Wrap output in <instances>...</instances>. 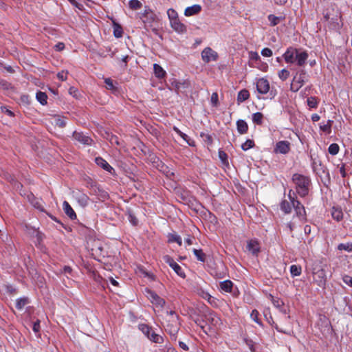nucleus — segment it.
I'll return each mask as SVG.
<instances>
[{
	"instance_id": "2eb2a0df",
	"label": "nucleus",
	"mask_w": 352,
	"mask_h": 352,
	"mask_svg": "<svg viewBox=\"0 0 352 352\" xmlns=\"http://www.w3.org/2000/svg\"><path fill=\"white\" fill-rule=\"evenodd\" d=\"M276 152L285 154L289 151V143L287 141L278 142L276 145Z\"/></svg>"
},
{
	"instance_id": "5fc2aeb1",
	"label": "nucleus",
	"mask_w": 352,
	"mask_h": 352,
	"mask_svg": "<svg viewBox=\"0 0 352 352\" xmlns=\"http://www.w3.org/2000/svg\"><path fill=\"white\" fill-rule=\"evenodd\" d=\"M343 282L352 287V277L349 275H344L342 277Z\"/></svg>"
},
{
	"instance_id": "69168bd1",
	"label": "nucleus",
	"mask_w": 352,
	"mask_h": 352,
	"mask_svg": "<svg viewBox=\"0 0 352 352\" xmlns=\"http://www.w3.org/2000/svg\"><path fill=\"white\" fill-rule=\"evenodd\" d=\"M54 47L56 51H62L65 48V44L63 43H58Z\"/></svg>"
},
{
	"instance_id": "ddd939ff",
	"label": "nucleus",
	"mask_w": 352,
	"mask_h": 352,
	"mask_svg": "<svg viewBox=\"0 0 352 352\" xmlns=\"http://www.w3.org/2000/svg\"><path fill=\"white\" fill-rule=\"evenodd\" d=\"M292 202L297 215L305 219L306 212L303 205L299 201L294 200V199H292Z\"/></svg>"
},
{
	"instance_id": "c85d7f7f",
	"label": "nucleus",
	"mask_w": 352,
	"mask_h": 352,
	"mask_svg": "<svg viewBox=\"0 0 352 352\" xmlns=\"http://www.w3.org/2000/svg\"><path fill=\"white\" fill-rule=\"evenodd\" d=\"M250 97L249 91L247 89L241 90L237 96V101L239 102H243L248 100Z\"/></svg>"
},
{
	"instance_id": "49530a36",
	"label": "nucleus",
	"mask_w": 352,
	"mask_h": 352,
	"mask_svg": "<svg viewBox=\"0 0 352 352\" xmlns=\"http://www.w3.org/2000/svg\"><path fill=\"white\" fill-rule=\"evenodd\" d=\"M169 241L170 242H175L179 245H182V241L181 236L179 235H177V234H171L169 237Z\"/></svg>"
},
{
	"instance_id": "6ab92c4d",
	"label": "nucleus",
	"mask_w": 352,
	"mask_h": 352,
	"mask_svg": "<svg viewBox=\"0 0 352 352\" xmlns=\"http://www.w3.org/2000/svg\"><path fill=\"white\" fill-rule=\"evenodd\" d=\"M95 162L98 166L107 170V172L111 173V170H113V168L109 164V163L101 157H96Z\"/></svg>"
},
{
	"instance_id": "cd10ccee",
	"label": "nucleus",
	"mask_w": 352,
	"mask_h": 352,
	"mask_svg": "<svg viewBox=\"0 0 352 352\" xmlns=\"http://www.w3.org/2000/svg\"><path fill=\"white\" fill-rule=\"evenodd\" d=\"M264 116L261 112H256L252 114V121L257 125H262L263 123Z\"/></svg>"
},
{
	"instance_id": "a18cd8bd",
	"label": "nucleus",
	"mask_w": 352,
	"mask_h": 352,
	"mask_svg": "<svg viewBox=\"0 0 352 352\" xmlns=\"http://www.w3.org/2000/svg\"><path fill=\"white\" fill-rule=\"evenodd\" d=\"M104 82L106 84V88L107 89L111 90V91L116 90V87L114 86L113 80L111 78H105Z\"/></svg>"
},
{
	"instance_id": "4c0bfd02",
	"label": "nucleus",
	"mask_w": 352,
	"mask_h": 352,
	"mask_svg": "<svg viewBox=\"0 0 352 352\" xmlns=\"http://www.w3.org/2000/svg\"><path fill=\"white\" fill-rule=\"evenodd\" d=\"M339 250H345L349 252H352V243H340L338 246Z\"/></svg>"
},
{
	"instance_id": "ea45409f",
	"label": "nucleus",
	"mask_w": 352,
	"mask_h": 352,
	"mask_svg": "<svg viewBox=\"0 0 352 352\" xmlns=\"http://www.w3.org/2000/svg\"><path fill=\"white\" fill-rule=\"evenodd\" d=\"M129 8L132 10H138L142 7V3L138 0H131L129 2Z\"/></svg>"
},
{
	"instance_id": "3c124183",
	"label": "nucleus",
	"mask_w": 352,
	"mask_h": 352,
	"mask_svg": "<svg viewBox=\"0 0 352 352\" xmlns=\"http://www.w3.org/2000/svg\"><path fill=\"white\" fill-rule=\"evenodd\" d=\"M258 315H259V313L258 311L256 310V309H254L252 310L251 314H250V317L254 321L256 322V323L261 324V322L260 321V320L258 319Z\"/></svg>"
},
{
	"instance_id": "72a5a7b5",
	"label": "nucleus",
	"mask_w": 352,
	"mask_h": 352,
	"mask_svg": "<svg viewBox=\"0 0 352 352\" xmlns=\"http://www.w3.org/2000/svg\"><path fill=\"white\" fill-rule=\"evenodd\" d=\"M267 18L271 26H275L278 25L282 19L281 17L276 16L274 14H270Z\"/></svg>"
},
{
	"instance_id": "c756f323",
	"label": "nucleus",
	"mask_w": 352,
	"mask_h": 352,
	"mask_svg": "<svg viewBox=\"0 0 352 352\" xmlns=\"http://www.w3.org/2000/svg\"><path fill=\"white\" fill-rule=\"evenodd\" d=\"M192 252L198 261L203 263L206 261V255L201 249H193Z\"/></svg>"
},
{
	"instance_id": "6e6d98bb",
	"label": "nucleus",
	"mask_w": 352,
	"mask_h": 352,
	"mask_svg": "<svg viewBox=\"0 0 352 352\" xmlns=\"http://www.w3.org/2000/svg\"><path fill=\"white\" fill-rule=\"evenodd\" d=\"M68 72L65 71H61L58 73L57 77L62 81L66 80L67 78Z\"/></svg>"
},
{
	"instance_id": "de8ad7c7",
	"label": "nucleus",
	"mask_w": 352,
	"mask_h": 352,
	"mask_svg": "<svg viewBox=\"0 0 352 352\" xmlns=\"http://www.w3.org/2000/svg\"><path fill=\"white\" fill-rule=\"evenodd\" d=\"M55 125L63 128L66 126V122L63 118L57 117L55 118Z\"/></svg>"
},
{
	"instance_id": "393cba45",
	"label": "nucleus",
	"mask_w": 352,
	"mask_h": 352,
	"mask_svg": "<svg viewBox=\"0 0 352 352\" xmlns=\"http://www.w3.org/2000/svg\"><path fill=\"white\" fill-rule=\"evenodd\" d=\"M154 74L158 78H163L166 76V72L163 68L158 64H154L153 65Z\"/></svg>"
},
{
	"instance_id": "5701e85b",
	"label": "nucleus",
	"mask_w": 352,
	"mask_h": 352,
	"mask_svg": "<svg viewBox=\"0 0 352 352\" xmlns=\"http://www.w3.org/2000/svg\"><path fill=\"white\" fill-rule=\"evenodd\" d=\"M173 130L185 140L189 146H195L194 141L192 140L186 134L182 132L177 126H173Z\"/></svg>"
},
{
	"instance_id": "774afa93",
	"label": "nucleus",
	"mask_w": 352,
	"mask_h": 352,
	"mask_svg": "<svg viewBox=\"0 0 352 352\" xmlns=\"http://www.w3.org/2000/svg\"><path fill=\"white\" fill-rule=\"evenodd\" d=\"M250 58L252 59V60H257L258 59L260 58V56L258 54V53H256V52H251L250 53Z\"/></svg>"
},
{
	"instance_id": "052dcab7",
	"label": "nucleus",
	"mask_w": 352,
	"mask_h": 352,
	"mask_svg": "<svg viewBox=\"0 0 352 352\" xmlns=\"http://www.w3.org/2000/svg\"><path fill=\"white\" fill-rule=\"evenodd\" d=\"M201 136L204 138V140L207 142L208 144H211L212 143V138L211 135L208 134L201 133Z\"/></svg>"
},
{
	"instance_id": "9b49d317",
	"label": "nucleus",
	"mask_w": 352,
	"mask_h": 352,
	"mask_svg": "<svg viewBox=\"0 0 352 352\" xmlns=\"http://www.w3.org/2000/svg\"><path fill=\"white\" fill-rule=\"evenodd\" d=\"M256 89L261 94H265L270 90V83L267 80L262 78L256 82Z\"/></svg>"
},
{
	"instance_id": "864d4df0",
	"label": "nucleus",
	"mask_w": 352,
	"mask_h": 352,
	"mask_svg": "<svg viewBox=\"0 0 352 352\" xmlns=\"http://www.w3.org/2000/svg\"><path fill=\"white\" fill-rule=\"evenodd\" d=\"M210 318L211 319V322L213 324H217L220 321V318L214 312L210 314Z\"/></svg>"
},
{
	"instance_id": "e2e57ef3",
	"label": "nucleus",
	"mask_w": 352,
	"mask_h": 352,
	"mask_svg": "<svg viewBox=\"0 0 352 352\" xmlns=\"http://www.w3.org/2000/svg\"><path fill=\"white\" fill-rule=\"evenodd\" d=\"M346 164H342L341 166L340 167V173L342 177H345L346 176Z\"/></svg>"
},
{
	"instance_id": "6e6552de",
	"label": "nucleus",
	"mask_w": 352,
	"mask_h": 352,
	"mask_svg": "<svg viewBox=\"0 0 352 352\" xmlns=\"http://www.w3.org/2000/svg\"><path fill=\"white\" fill-rule=\"evenodd\" d=\"M146 294L148 298L151 300V302L155 305L156 306H159L160 307H164L166 302L164 299L159 296L155 292L146 289Z\"/></svg>"
},
{
	"instance_id": "b1692460",
	"label": "nucleus",
	"mask_w": 352,
	"mask_h": 352,
	"mask_svg": "<svg viewBox=\"0 0 352 352\" xmlns=\"http://www.w3.org/2000/svg\"><path fill=\"white\" fill-rule=\"evenodd\" d=\"M151 341L155 343H162L164 338L162 336L156 333L153 330L151 331L150 335L147 337Z\"/></svg>"
},
{
	"instance_id": "0e129e2a",
	"label": "nucleus",
	"mask_w": 352,
	"mask_h": 352,
	"mask_svg": "<svg viewBox=\"0 0 352 352\" xmlns=\"http://www.w3.org/2000/svg\"><path fill=\"white\" fill-rule=\"evenodd\" d=\"M211 102L215 106L217 104L218 102V94L217 93H213L211 96Z\"/></svg>"
},
{
	"instance_id": "c9c22d12",
	"label": "nucleus",
	"mask_w": 352,
	"mask_h": 352,
	"mask_svg": "<svg viewBox=\"0 0 352 352\" xmlns=\"http://www.w3.org/2000/svg\"><path fill=\"white\" fill-rule=\"evenodd\" d=\"M340 151V147L338 144L333 143L329 145L328 148L329 153L332 155H336Z\"/></svg>"
},
{
	"instance_id": "bb28decb",
	"label": "nucleus",
	"mask_w": 352,
	"mask_h": 352,
	"mask_svg": "<svg viewBox=\"0 0 352 352\" xmlns=\"http://www.w3.org/2000/svg\"><path fill=\"white\" fill-rule=\"evenodd\" d=\"M233 287V283L230 280L222 281L220 283L221 289L226 292H231Z\"/></svg>"
},
{
	"instance_id": "1a4fd4ad",
	"label": "nucleus",
	"mask_w": 352,
	"mask_h": 352,
	"mask_svg": "<svg viewBox=\"0 0 352 352\" xmlns=\"http://www.w3.org/2000/svg\"><path fill=\"white\" fill-rule=\"evenodd\" d=\"M217 57V53L212 50L210 47L205 48L201 52V58L205 63L216 60Z\"/></svg>"
},
{
	"instance_id": "a211bd4d",
	"label": "nucleus",
	"mask_w": 352,
	"mask_h": 352,
	"mask_svg": "<svg viewBox=\"0 0 352 352\" xmlns=\"http://www.w3.org/2000/svg\"><path fill=\"white\" fill-rule=\"evenodd\" d=\"M201 6L198 4H195L192 6L186 8L184 11V14L186 16H190L195 14H197L201 12Z\"/></svg>"
},
{
	"instance_id": "0eeeda50",
	"label": "nucleus",
	"mask_w": 352,
	"mask_h": 352,
	"mask_svg": "<svg viewBox=\"0 0 352 352\" xmlns=\"http://www.w3.org/2000/svg\"><path fill=\"white\" fill-rule=\"evenodd\" d=\"M164 261L169 265V266L174 270V272L181 278H184L186 274L182 270V267L178 265L174 259L169 255H165L163 257Z\"/></svg>"
},
{
	"instance_id": "4468645a",
	"label": "nucleus",
	"mask_w": 352,
	"mask_h": 352,
	"mask_svg": "<svg viewBox=\"0 0 352 352\" xmlns=\"http://www.w3.org/2000/svg\"><path fill=\"white\" fill-rule=\"evenodd\" d=\"M247 250L253 255H257L260 252V246L258 243L255 240H250L248 242Z\"/></svg>"
},
{
	"instance_id": "c03bdc74",
	"label": "nucleus",
	"mask_w": 352,
	"mask_h": 352,
	"mask_svg": "<svg viewBox=\"0 0 352 352\" xmlns=\"http://www.w3.org/2000/svg\"><path fill=\"white\" fill-rule=\"evenodd\" d=\"M219 157L221 160L222 163L226 165H228V155L223 151H219Z\"/></svg>"
},
{
	"instance_id": "e433bc0d",
	"label": "nucleus",
	"mask_w": 352,
	"mask_h": 352,
	"mask_svg": "<svg viewBox=\"0 0 352 352\" xmlns=\"http://www.w3.org/2000/svg\"><path fill=\"white\" fill-rule=\"evenodd\" d=\"M128 219L133 226H137L138 220L131 210H127Z\"/></svg>"
},
{
	"instance_id": "a878e982",
	"label": "nucleus",
	"mask_w": 352,
	"mask_h": 352,
	"mask_svg": "<svg viewBox=\"0 0 352 352\" xmlns=\"http://www.w3.org/2000/svg\"><path fill=\"white\" fill-rule=\"evenodd\" d=\"M333 121L332 120H329L327 123H324V122H321L319 124V127H320V129L324 132V133H327L328 134H330L331 132V124H332Z\"/></svg>"
},
{
	"instance_id": "37998d69",
	"label": "nucleus",
	"mask_w": 352,
	"mask_h": 352,
	"mask_svg": "<svg viewBox=\"0 0 352 352\" xmlns=\"http://www.w3.org/2000/svg\"><path fill=\"white\" fill-rule=\"evenodd\" d=\"M88 201L89 197L85 194H82L78 198V203L82 206H87L88 204Z\"/></svg>"
},
{
	"instance_id": "338daca9",
	"label": "nucleus",
	"mask_w": 352,
	"mask_h": 352,
	"mask_svg": "<svg viewBox=\"0 0 352 352\" xmlns=\"http://www.w3.org/2000/svg\"><path fill=\"white\" fill-rule=\"evenodd\" d=\"M72 271V269L69 266H65L63 269V272L65 274H71Z\"/></svg>"
},
{
	"instance_id": "f03ea898",
	"label": "nucleus",
	"mask_w": 352,
	"mask_h": 352,
	"mask_svg": "<svg viewBox=\"0 0 352 352\" xmlns=\"http://www.w3.org/2000/svg\"><path fill=\"white\" fill-rule=\"evenodd\" d=\"M327 269L326 265L321 263H316L314 265L312 274L314 280L319 285L322 286L325 284L327 280Z\"/></svg>"
},
{
	"instance_id": "a19ab883",
	"label": "nucleus",
	"mask_w": 352,
	"mask_h": 352,
	"mask_svg": "<svg viewBox=\"0 0 352 352\" xmlns=\"http://www.w3.org/2000/svg\"><path fill=\"white\" fill-rule=\"evenodd\" d=\"M255 146L254 142L252 140H247L242 145L241 148L243 151H247L250 148H253Z\"/></svg>"
},
{
	"instance_id": "412c9836",
	"label": "nucleus",
	"mask_w": 352,
	"mask_h": 352,
	"mask_svg": "<svg viewBox=\"0 0 352 352\" xmlns=\"http://www.w3.org/2000/svg\"><path fill=\"white\" fill-rule=\"evenodd\" d=\"M331 216L333 219L340 221L343 219V212L341 208L333 207L331 210Z\"/></svg>"
},
{
	"instance_id": "dca6fc26",
	"label": "nucleus",
	"mask_w": 352,
	"mask_h": 352,
	"mask_svg": "<svg viewBox=\"0 0 352 352\" xmlns=\"http://www.w3.org/2000/svg\"><path fill=\"white\" fill-rule=\"evenodd\" d=\"M63 208L65 213L72 220L76 219L77 216L73 208L67 201L63 203Z\"/></svg>"
},
{
	"instance_id": "423d86ee",
	"label": "nucleus",
	"mask_w": 352,
	"mask_h": 352,
	"mask_svg": "<svg viewBox=\"0 0 352 352\" xmlns=\"http://www.w3.org/2000/svg\"><path fill=\"white\" fill-rule=\"evenodd\" d=\"M179 316H174V318L172 320H168L165 329L168 333L175 340L176 335L179 330Z\"/></svg>"
},
{
	"instance_id": "7c9ffc66",
	"label": "nucleus",
	"mask_w": 352,
	"mask_h": 352,
	"mask_svg": "<svg viewBox=\"0 0 352 352\" xmlns=\"http://www.w3.org/2000/svg\"><path fill=\"white\" fill-rule=\"evenodd\" d=\"M28 303L29 298L27 297L18 298L16 301V308L19 310H21Z\"/></svg>"
},
{
	"instance_id": "f3484780",
	"label": "nucleus",
	"mask_w": 352,
	"mask_h": 352,
	"mask_svg": "<svg viewBox=\"0 0 352 352\" xmlns=\"http://www.w3.org/2000/svg\"><path fill=\"white\" fill-rule=\"evenodd\" d=\"M170 25L173 30L179 33H184L186 31V25L181 23L179 19L171 21Z\"/></svg>"
},
{
	"instance_id": "bf43d9fd",
	"label": "nucleus",
	"mask_w": 352,
	"mask_h": 352,
	"mask_svg": "<svg viewBox=\"0 0 352 352\" xmlns=\"http://www.w3.org/2000/svg\"><path fill=\"white\" fill-rule=\"evenodd\" d=\"M318 102L314 97L309 98V109L316 107Z\"/></svg>"
},
{
	"instance_id": "680f3d73",
	"label": "nucleus",
	"mask_w": 352,
	"mask_h": 352,
	"mask_svg": "<svg viewBox=\"0 0 352 352\" xmlns=\"http://www.w3.org/2000/svg\"><path fill=\"white\" fill-rule=\"evenodd\" d=\"M272 302L274 305L276 307H280L282 305H283V302L280 299H274L272 296Z\"/></svg>"
},
{
	"instance_id": "f704fd0d",
	"label": "nucleus",
	"mask_w": 352,
	"mask_h": 352,
	"mask_svg": "<svg viewBox=\"0 0 352 352\" xmlns=\"http://www.w3.org/2000/svg\"><path fill=\"white\" fill-rule=\"evenodd\" d=\"M280 209L286 214L289 213L292 210V207L289 202L286 200H283L280 203Z\"/></svg>"
},
{
	"instance_id": "2f4dec72",
	"label": "nucleus",
	"mask_w": 352,
	"mask_h": 352,
	"mask_svg": "<svg viewBox=\"0 0 352 352\" xmlns=\"http://www.w3.org/2000/svg\"><path fill=\"white\" fill-rule=\"evenodd\" d=\"M36 100L42 104L45 105L47 103V96L45 92L38 91L36 94Z\"/></svg>"
},
{
	"instance_id": "20e7f679",
	"label": "nucleus",
	"mask_w": 352,
	"mask_h": 352,
	"mask_svg": "<svg viewBox=\"0 0 352 352\" xmlns=\"http://www.w3.org/2000/svg\"><path fill=\"white\" fill-rule=\"evenodd\" d=\"M307 80L306 72L301 69L298 72L296 75L294 77L291 83V90L292 91H297L304 85Z\"/></svg>"
},
{
	"instance_id": "aec40b11",
	"label": "nucleus",
	"mask_w": 352,
	"mask_h": 352,
	"mask_svg": "<svg viewBox=\"0 0 352 352\" xmlns=\"http://www.w3.org/2000/svg\"><path fill=\"white\" fill-rule=\"evenodd\" d=\"M236 129L239 134H245L248 131V125L243 120L236 121Z\"/></svg>"
},
{
	"instance_id": "f8f14e48",
	"label": "nucleus",
	"mask_w": 352,
	"mask_h": 352,
	"mask_svg": "<svg viewBox=\"0 0 352 352\" xmlns=\"http://www.w3.org/2000/svg\"><path fill=\"white\" fill-rule=\"evenodd\" d=\"M155 18V13L149 8H146L144 13L141 14L140 19L145 24H151L154 21Z\"/></svg>"
},
{
	"instance_id": "4be33fe9",
	"label": "nucleus",
	"mask_w": 352,
	"mask_h": 352,
	"mask_svg": "<svg viewBox=\"0 0 352 352\" xmlns=\"http://www.w3.org/2000/svg\"><path fill=\"white\" fill-rule=\"evenodd\" d=\"M104 137L108 140L111 144L120 145L119 138L117 135L107 131Z\"/></svg>"
},
{
	"instance_id": "603ef678",
	"label": "nucleus",
	"mask_w": 352,
	"mask_h": 352,
	"mask_svg": "<svg viewBox=\"0 0 352 352\" xmlns=\"http://www.w3.org/2000/svg\"><path fill=\"white\" fill-rule=\"evenodd\" d=\"M122 33H123V32H122V28L120 25H116L114 27V31H113L114 36L116 38H120L122 36Z\"/></svg>"
},
{
	"instance_id": "f257e3e1",
	"label": "nucleus",
	"mask_w": 352,
	"mask_h": 352,
	"mask_svg": "<svg viewBox=\"0 0 352 352\" xmlns=\"http://www.w3.org/2000/svg\"><path fill=\"white\" fill-rule=\"evenodd\" d=\"M283 56L287 63L296 64L298 67H302L306 65L308 54L305 50L290 47Z\"/></svg>"
},
{
	"instance_id": "9d476101",
	"label": "nucleus",
	"mask_w": 352,
	"mask_h": 352,
	"mask_svg": "<svg viewBox=\"0 0 352 352\" xmlns=\"http://www.w3.org/2000/svg\"><path fill=\"white\" fill-rule=\"evenodd\" d=\"M73 138L84 145H91L93 142V140L90 137L82 132L74 131L73 133Z\"/></svg>"
},
{
	"instance_id": "8fccbe9b",
	"label": "nucleus",
	"mask_w": 352,
	"mask_h": 352,
	"mask_svg": "<svg viewBox=\"0 0 352 352\" xmlns=\"http://www.w3.org/2000/svg\"><path fill=\"white\" fill-rule=\"evenodd\" d=\"M290 272L293 276H298L300 274L301 268L296 265H293L290 267Z\"/></svg>"
},
{
	"instance_id": "13d9d810",
	"label": "nucleus",
	"mask_w": 352,
	"mask_h": 352,
	"mask_svg": "<svg viewBox=\"0 0 352 352\" xmlns=\"http://www.w3.org/2000/svg\"><path fill=\"white\" fill-rule=\"evenodd\" d=\"M32 329H33V331L37 333L39 332L40 331V320H37L36 321H35L34 323H33V327H32Z\"/></svg>"
},
{
	"instance_id": "4d7b16f0",
	"label": "nucleus",
	"mask_w": 352,
	"mask_h": 352,
	"mask_svg": "<svg viewBox=\"0 0 352 352\" xmlns=\"http://www.w3.org/2000/svg\"><path fill=\"white\" fill-rule=\"evenodd\" d=\"M261 54L265 57H270L272 56V51L270 48L265 47L262 50Z\"/></svg>"
},
{
	"instance_id": "09e8293b",
	"label": "nucleus",
	"mask_w": 352,
	"mask_h": 352,
	"mask_svg": "<svg viewBox=\"0 0 352 352\" xmlns=\"http://www.w3.org/2000/svg\"><path fill=\"white\" fill-rule=\"evenodd\" d=\"M289 76V72L286 69H283L278 72V77L282 80H285Z\"/></svg>"
},
{
	"instance_id": "7ed1b4c3",
	"label": "nucleus",
	"mask_w": 352,
	"mask_h": 352,
	"mask_svg": "<svg viewBox=\"0 0 352 352\" xmlns=\"http://www.w3.org/2000/svg\"><path fill=\"white\" fill-rule=\"evenodd\" d=\"M298 194L301 197L308 195V179L300 174L296 173L292 177Z\"/></svg>"
},
{
	"instance_id": "79ce46f5",
	"label": "nucleus",
	"mask_w": 352,
	"mask_h": 352,
	"mask_svg": "<svg viewBox=\"0 0 352 352\" xmlns=\"http://www.w3.org/2000/svg\"><path fill=\"white\" fill-rule=\"evenodd\" d=\"M167 14L170 19V22L179 19L177 12L173 8H170L167 10Z\"/></svg>"
},
{
	"instance_id": "58836bf2",
	"label": "nucleus",
	"mask_w": 352,
	"mask_h": 352,
	"mask_svg": "<svg viewBox=\"0 0 352 352\" xmlns=\"http://www.w3.org/2000/svg\"><path fill=\"white\" fill-rule=\"evenodd\" d=\"M95 193H98V195L100 197V199L103 201L105 200L108 197V193L100 188L99 187H96V188L94 189Z\"/></svg>"
},
{
	"instance_id": "39448f33",
	"label": "nucleus",
	"mask_w": 352,
	"mask_h": 352,
	"mask_svg": "<svg viewBox=\"0 0 352 352\" xmlns=\"http://www.w3.org/2000/svg\"><path fill=\"white\" fill-rule=\"evenodd\" d=\"M312 169L314 173L320 177L322 180L329 179L328 170L320 160H314L312 163Z\"/></svg>"
},
{
	"instance_id": "473e14b6",
	"label": "nucleus",
	"mask_w": 352,
	"mask_h": 352,
	"mask_svg": "<svg viewBox=\"0 0 352 352\" xmlns=\"http://www.w3.org/2000/svg\"><path fill=\"white\" fill-rule=\"evenodd\" d=\"M138 329L146 336L148 337L150 335L151 331H152V328L146 324H140L138 325Z\"/></svg>"
}]
</instances>
